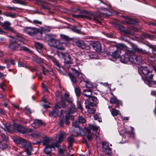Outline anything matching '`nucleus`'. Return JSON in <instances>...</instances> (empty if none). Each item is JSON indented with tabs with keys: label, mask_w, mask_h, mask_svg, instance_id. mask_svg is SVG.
<instances>
[{
	"label": "nucleus",
	"mask_w": 156,
	"mask_h": 156,
	"mask_svg": "<svg viewBox=\"0 0 156 156\" xmlns=\"http://www.w3.org/2000/svg\"><path fill=\"white\" fill-rule=\"evenodd\" d=\"M133 49L134 51H127L125 54L122 55L120 57L121 61L123 63H126L129 61H130L131 55L133 54H134L135 51H137L140 53L143 54L146 53V52L145 50H143L141 48H138L137 47H133Z\"/></svg>",
	"instance_id": "f257e3e1"
},
{
	"label": "nucleus",
	"mask_w": 156,
	"mask_h": 156,
	"mask_svg": "<svg viewBox=\"0 0 156 156\" xmlns=\"http://www.w3.org/2000/svg\"><path fill=\"white\" fill-rule=\"evenodd\" d=\"M13 140L16 144L21 145L22 147L25 149L28 156L31 155V151L33 148L30 145L27 144L26 140L21 138L15 137Z\"/></svg>",
	"instance_id": "f03ea898"
},
{
	"label": "nucleus",
	"mask_w": 156,
	"mask_h": 156,
	"mask_svg": "<svg viewBox=\"0 0 156 156\" xmlns=\"http://www.w3.org/2000/svg\"><path fill=\"white\" fill-rule=\"evenodd\" d=\"M59 145L57 143H53L49 146H46L45 148L44 149V151L45 154L48 155L51 153V148H54L56 147L59 149ZM66 149L65 147H63L62 148L58 149V154L61 156H64V153L66 151Z\"/></svg>",
	"instance_id": "7ed1b4c3"
},
{
	"label": "nucleus",
	"mask_w": 156,
	"mask_h": 156,
	"mask_svg": "<svg viewBox=\"0 0 156 156\" xmlns=\"http://www.w3.org/2000/svg\"><path fill=\"white\" fill-rule=\"evenodd\" d=\"M72 16L74 17L78 18H84L87 17L90 20H92L96 23H100V20L102 19V17L100 15H96L95 13L93 14L91 12L89 13L88 16H86L83 15H74L72 14Z\"/></svg>",
	"instance_id": "20e7f679"
},
{
	"label": "nucleus",
	"mask_w": 156,
	"mask_h": 156,
	"mask_svg": "<svg viewBox=\"0 0 156 156\" xmlns=\"http://www.w3.org/2000/svg\"><path fill=\"white\" fill-rule=\"evenodd\" d=\"M22 37L21 35L19 34H16V37L12 38L11 40V43L9 46V48L12 51H13L16 50L19 48L21 44H18L17 41H20L22 40Z\"/></svg>",
	"instance_id": "39448f33"
},
{
	"label": "nucleus",
	"mask_w": 156,
	"mask_h": 156,
	"mask_svg": "<svg viewBox=\"0 0 156 156\" xmlns=\"http://www.w3.org/2000/svg\"><path fill=\"white\" fill-rule=\"evenodd\" d=\"M73 126L75 129L73 131V134H72V136L69 137V145L70 146L73 143L74 136L80 134V132L83 131L82 129L79 126V123L77 121H75L73 122Z\"/></svg>",
	"instance_id": "423d86ee"
},
{
	"label": "nucleus",
	"mask_w": 156,
	"mask_h": 156,
	"mask_svg": "<svg viewBox=\"0 0 156 156\" xmlns=\"http://www.w3.org/2000/svg\"><path fill=\"white\" fill-rule=\"evenodd\" d=\"M73 102L72 99L69 98V119L71 120L74 119L77 110Z\"/></svg>",
	"instance_id": "0eeeda50"
},
{
	"label": "nucleus",
	"mask_w": 156,
	"mask_h": 156,
	"mask_svg": "<svg viewBox=\"0 0 156 156\" xmlns=\"http://www.w3.org/2000/svg\"><path fill=\"white\" fill-rule=\"evenodd\" d=\"M65 113L66 117L65 122L66 125L68 124V111H66L65 110L62 109L61 110L59 121L58 123L60 127H62L63 126L64 122V115Z\"/></svg>",
	"instance_id": "6e6552de"
},
{
	"label": "nucleus",
	"mask_w": 156,
	"mask_h": 156,
	"mask_svg": "<svg viewBox=\"0 0 156 156\" xmlns=\"http://www.w3.org/2000/svg\"><path fill=\"white\" fill-rule=\"evenodd\" d=\"M51 47H53L58 49L63 50L66 46L65 43L62 42L59 39H55L52 44H48Z\"/></svg>",
	"instance_id": "1a4fd4ad"
},
{
	"label": "nucleus",
	"mask_w": 156,
	"mask_h": 156,
	"mask_svg": "<svg viewBox=\"0 0 156 156\" xmlns=\"http://www.w3.org/2000/svg\"><path fill=\"white\" fill-rule=\"evenodd\" d=\"M85 108L89 114H93L95 113L96 108L95 105L93 104L92 102L86 101H85Z\"/></svg>",
	"instance_id": "9d476101"
},
{
	"label": "nucleus",
	"mask_w": 156,
	"mask_h": 156,
	"mask_svg": "<svg viewBox=\"0 0 156 156\" xmlns=\"http://www.w3.org/2000/svg\"><path fill=\"white\" fill-rule=\"evenodd\" d=\"M13 126L15 127V131L22 134H24L27 132H31L33 131V130L31 129H26L23 126L16 123L13 124Z\"/></svg>",
	"instance_id": "9b49d317"
},
{
	"label": "nucleus",
	"mask_w": 156,
	"mask_h": 156,
	"mask_svg": "<svg viewBox=\"0 0 156 156\" xmlns=\"http://www.w3.org/2000/svg\"><path fill=\"white\" fill-rule=\"evenodd\" d=\"M61 107V105L60 102H58L56 104L54 108L49 112V115L51 117H56L58 115L59 112L58 110Z\"/></svg>",
	"instance_id": "f8f14e48"
},
{
	"label": "nucleus",
	"mask_w": 156,
	"mask_h": 156,
	"mask_svg": "<svg viewBox=\"0 0 156 156\" xmlns=\"http://www.w3.org/2000/svg\"><path fill=\"white\" fill-rule=\"evenodd\" d=\"M0 24L6 30H8L12 33L16 34V31L14 30L10 26L11 23L8 21H5L3 23L0 22Z\"/></svg>",
	"instance_id": "ddd939ff"
},
{
	"label": "nucleus",
	"mask_w": 156,
	"mask_h": 156,
	"mask_svg": "<svg viewBox=\"0 0 156 156\" xmlns=\"http://www.w3.org/2000/svg\"><path fill=\"white\" fill-rule=\"evenodd\" d=\"M57 55L59 57H62L64 59V62L65 65L66 67H67L68 64V55L67 53H62L61 52L57 51Z\"/></svg>",
	"instance_id": "4468645a"
},
{
	"label": "nucleus",
	"mask_w": 156,
	"mask_h": 156,
	"mask_svg": "<svg viewBox=\"0 0 156 156\" xmlns=\"http://www.w3.org/2000/svg\"><path fill=\"white\" fill-rule=\"evenodd\" d=\"M133 54L131 55L130 61L136 64L143 63V59L140 56H136Z\"/></svg>",
	"instance_id": "2eb2a0df"
},
{
	"label": "nucleus",
	"mask_w": 156,
	"mask_h": 156,
	"mask_svg": "<svg viewBox=\"0 0 156 156\" xmlns=\"http://www.w3.org/2000/svg\"><path fill=\"white\" fill-rule=\"evenodd\" d=\"M121 53V50L120 49H118L116 51H115L112 52L111 55V58L109 57V59L113 61L115 60L116 59L118 58Z\"/></svg>",
	"instance_id": "dca6fc26"
},
{
	"label": "nucleus",
	"mask_w": 156,
	"mask_h": 156,
	"mask_svg": "<svg viewBox=\"0 0 156 156\" xmlns=\"http://www.w3.org/2000/svg\"><path fill=\"white\" fill-rule=\"evenodd\" d=\"M24 30L26 33L32 36L36 33L37 29L29 27L25 28Z\"/></svg>",
	"instance_id": "f3484780"
},
{
	"label": "nucleus",
	"mask_w": 156,
	"mask_h": 156,
	"mask_svg": "<svg viewBox=\"0 0 156 156\" xmlns=\"http://www.w3.org/2000/svg\"><path fill=\"white\" fill-rule=\"evenodd\" d=\"M102 148L103 151L105 154L109 153L111 152V149L109 147L108 144L106 143H102Z\"/></svg>",
	"instance_id": "a211bd4d"
},
{
	"label": "nucleus",
	"mask_w": 156,
	"mask_h": 156,
	"mask_svg": "<svg viewBox=\"0 0 156 156\" xmlns=\"http://www.w3.org/2000/svg\"><path fill=\"white\" fill-rule=\"evenodd\" d=\"M52 138L51 137H45L43 140L42 143L43 145L46 146H49L52 143H51V141L52 140Z\"/></svg>",
	"instance_id": "6ab92c4d"
},
{
	"label": "nucleus",
	"mask_w": 156,
	"mask_h": 156,
	"mask_svg": "<svg viewBox=\"0 0 156 156\" xmlns=\"http://www.w3.org/2000/svg\"><path fill=\"white\" fill-rule=\"evenodd\" d=\"M138 71L140 73H142L145 75H147L148 74L150 73V72L146 67L141 66L138 69Z\"/></svg>",
	"instance_id": "aec40b11"
},
{
	"label": "nucleus",
	"mask_w": 156,
	"mask_h": 156,
	"mask_svg": "<svg viewBox=\"0 0 156 156\" xmlns=\"http://www.w3.org/2000/svg\"><path fill=\"white\" fill-rule=\"evenodd\" d=\"M45 38L46 41L49 42V44H52L55 39L54 36L51 34H46L45 37Z\"/></svg>",
	"instance_id": "412c9836"
},
{
	"label": "nucleus",
	"mask_w": 156,
	"mask_h": 156,
	"mask_svg": "<svg viewBox=\"0 0 156 156\" xmlns=\"http://www.w3.org/2000/svg\"><path fill=\"white\" fill-rule=\"evenodd\" d=\"M34 122H33L31 125L34 128L36 129L39 127L40 125L45 126V124H43L41 121L38 119H35Z\"/></svg>",
	"instance_id": "4be33fe9"
},
{
	"label": "nucleus",
	"mask_w": 156,
	"mask_h": 156,
	"mask_svg": "<svg viewBox=\"0 0 156 156\" xmlns=\"http://www.w3.org/2000/svg\"><path fill=\"white\" fill-rule=\"evenodd\" d=\"M69 69L73 72V73L76 74L77 75V77L80 79L82 80H84V76L81 73H80L78 71L76 70L75 69L73 68H72L69 67Z\"/></svg>",
	"instance_id": "5701e85b"
},
{
	"label": "nucleus",
	"mask_w": 156,
	"mask_h": 156,
	"mask_svg": "<svg viewBox=\"0 0 156 156\" xmlns=\"http://www.w3.org/2000/svg\"><path fill=\"white\" fill-rule=\"evenodd\" d=\"M65 133L64 132H61L60 134H59L58 136L57 139H56V142L55 143H57L58 144V143H60L62 140L65 138Z\"/></svg>",
	"instance_id": "b1692460"
},
{
	"label": "nucleus",
	"mask_w": 156,
	"mask_h": 156,
	"mask_svg": "<svg viewBox=\"0 0 156 156\" xmlns=\"http://www.w3.org/2000/svg\"><path fill=\"white\" fill-rule=\"evenodd\" d=\"M76 43L77 46L82 49H84L86 48V44L83 41H78L76 42Z\"/></svg>",
	"instance_id": "393cba45"
},
{
	"label": "nucleus",
	"mask_w": 156,
	"mask_h": 156,
	"mask_svg": "<svg viewBox=\"0 0 156 156\" xmlns=\"http://www.w3.org/2000/svg\"><path fill=\"white\" fill-rule=\"evenodd\" d=\"M93 47L96 51L99 52L101 51V45L100 43L96 42L93 44Z\"/></svg>",
	"instance_id": "a878e982"
},
{
	"label": "nucleus",
	"mask_w": 156,
	"mask_h": 156,
	"mask_svg": "<svg viewBox=\"0 0 156 156\" xmlns=\"http://www.w3.org/2000/svg\"><path fill=\"white\" fill-rule=\"evenodd\" d=\"M108 11H109L108 9L104 8H101L98 9V12L106 16H108Z\"/></svg>",
	"instance_id": "bb28decb"
},
{
	"label": "nucleus",
	"mask_w": 156,
	"mask_h": 156,
	"mask_svg": "<svg viewBox=\"0 0 156 156\" xmlns=\"http://www.w3.org/2000/svg\"><path fill=\"white\" fill-rule=\"evenodd\" d=\"M153 77V74L151 73L149 76H147L146 75L144 78H143V77H142L143 79L144 80L145 83L147 84L152 81V80Z\"/></svg>",
	"instance_id": "cd10ccee"
},
{
	"label": "nucleus",
	"mask_w": 156,
	"mask_h": 156,
	"mask_svg": "<svg viewBox=\"0 0 156 156\" xmlns=\"http://www.w3.org/2000/svg\"><path fill=\"white\" fill-rule=\"evenodd\" d=\"M83 94L86 97L89 98V99L91 96L92 92L90 90L87 89L83 90Z\"/></svg>",
	"instance_id": "c85d7f7f"
},
{
	"label": "nucleus",
	"mask_w": 156,
	"mask_h": 156,
	"mask_svg": "<svg viewBox=\"0 0 156 156\" xmlns=\"http://www.w3.org/2000/svg\"><path fill=\"white\" fill-rule=\"evenodd\" d=\"M111 114L113 116H116L118 115H121V114L119 110L116 109L115 108H113L110 110Z\"/></svg>",
	"instance_id": "c756f323"
},
{
	"label": "nucleus",
	"mask_w": 156,
	"mask_h": 156,
	"mask_svg": "<svg viewBox=\"0 0 156 156\" xmlns=\"http://www.w3.org/2000/svg\"><path fill=\"white\" fill-rule=\"evenodd\" d=\"M51 28L50 27L48 26H44L41 28V34L43 33H46L49 32L51 31Z\"/></svg>",
	"instance_id": "7c9ffc66"
},
{
	"label": "nucleus",
	"mask_w": 156,
	"mask_h": 156,
	"mask_svg": "<svg viewBox=\"0 0 156 156\" xmlns=\"http://www.w3.org/2000/svg\"><path fill=\"white\" fill-rule=\"evenodd\" d=\"M119 29L122 33L127 34H129L130 33L129 30L125 29L122 26H120L119 27Z\"/></svg>",
	"instance_id": "2f4dec72"
},
{
	"label": "nucleus",
	"mask_w": 156,
	"mask_h": 156,
	"mask_svg": "<svg viewBox=\"0 0 156 156\" xmlns=\"http://www.w3.org/2000/svg\"><path fill=\"white\" fill-rule=\"evenodd\" d=\"M110 102L112 104H116V107H118L119 104V101L117 100V99L114 97L111 98Z\"/></svg>",
	"instance_id": "473e14b6"
},
{
	"label": "nucleus",
	"mask_w": 156,
	"mask_h": 156,
	"mask_svg": "<svg viewBox=\"0 0 156 156\" xmlns=\"http://www.w3.org/2000/svg\"><path fill=\"white\" fill-rule=\"evenodd\" d=\"M20 50H24L30 54L33 53V52L31 50L25 47H21L20 48Z\"/></svg>",
	"instance_id": "72a5a7b5"
},
{
	"label": "nucleus",
	"mask_w": 156,
	"mask_h": 156,
	"mask_svg": "<svg viewBox=\"0 0 156 156\" xmlns=\"http://www.w3.org/2000/svg\"><path fill=\"white\" fill-rule=\"evenodd\" d=\"M69 29H70L73 31L77 33H79L80 31V30L76 27H72V26L69 25Z\"/></svg>",
	"instance_id": "f704fd0d"
},
{
	"label": "nucleus",
	"mask_w": 156,
	"mask_h": 156,
	"mask_svg": "<svg viewBox=\"0 0 156 156\" xmlns=\"http://www.w3.org/2000/svg\"><path fill=\"white\" fill-rule=\"evenodd\" d=\"M95 54V52L90 51L88 53V55L91 58H95L96 57V56Z\"/></svg>",
	"instance_id": "c9c22d12"
},
{
	"label": "nucleus",
	"mask_w": 156,
	"mask_h": 156,
	"mask_svg": "<svg viewBox=\"0 0 156 156\" xmlns=\"http://www.w3.org/2000/svg\"><path fill=\"white\" fill-rule=\"evenodd\" d=\"M87 131L88 133V135L87 136V137L90 141H91L92 139V136L91 133L90 132V130L87 129Z\"/></svg>",
	"instance_id": "e433bc0d"
},
{
	"label": "nucleus",
	"mask_w": 156,
	"mask_h": 156,
	"mask_svg": "<svg viewBox=\"0 0 156 156\" xmlns=\"http://www.w3.org/2000/svg\"><path fill=\"white\" fill-rule=\"evenodd\" d=\"M123 17L126 20V22L128 24H132L133 23V19L132 18H129L126 16H123Z\"/></svg>",
	"instance_id": "4c0bfd02"
},
{
	"label": "nucleus",
	"mask_w": 156,
	"mask_h": 156,
	"mask_svg": "<svg viewBox=\"0 0 156 156\" xmlns=\"http://www.w3.org/2000/svg\"><path fill=\"white\" fill-rule=\"evenodd\" d=\"M42 133L41 132L36 133H32L30 135L32 137H39L41 136Z\"/></svg>",
	"instance_id": "58836bf2"
},
{
	"label": "nucleus",
	"mask_w": 156,
	"mask_h": 156,
	"mask_svg": "<svg viewBox=\"0 0 156 156\" xmlns=\"http://www.w3.org/2000/svg\"><path fill=\"white\" fill-rule=\"evenodd\" d=\"M89 99L90 101H92L93 102L92 103L95 105V104H96L97 103L98 100L97 98L95 97L91 96Z\"/></svg>",
	"instance_id": "ea45409f"
},
{
	"label": "nucleus",
	"mask_w": 156,
	"mask_h": 156,
	"mask_svg": "<svg viewBox=\"0 0 156 156\" xmlns=\"http://www.w3.org/2000/svg\"><path fill=\"white\" fill-rule=\"evenodd\" d=\"M4 16H5L7 17H10L12 18H15L16 17V14L15 13H8V14H4Z\"/></svg>",
	"instance_id": "a19ab883"
},
{
	"label": "nucleus",
	"mask_w": 156,
	"mask_h": 156,
	"mask_svg": "<svg viewBox=\"0 0 156 156\" xmlns=\"http://www.w3.org/2000/svg\"><path fill=\"white\" fill-rule=\"evenodd\" d=\"M147 84L150 87H156V81H151L150 82Z\"/></svg>",
	"instance_id": "79ce46f5"
},
{
	"label": "nucleus",
	"mask_w": 156,
	"mask_h": 156,
	"mask_svg": "<svg viewBox=\"0 0 156 156\" xmlns=\"http://www.w3.org/2000/svg\"><path fill=\"white\" fill-rule=\"evenodd\" d=\"M13 2L22 5H25L26 4V2L25 1H13Z\"/></svg>",
	"instance_id": "37998d69"
},
{
	"label": "nucleus",
	"mask_w": 156,
	"mask_h": 156,
	"mask_svg": "<svg viewBox=\"0 0 156 156\" xmlns=\"http://www.w3.org/2000/svg\"><path fill=\"white\" fill-rule=\"evenodd\" d=\"M60 38L63 40L67 41L68 40V37L64 34L60 35Z\"/></svg>",
	"instance_id": "c03bdc74"
},
{
	"label": "nucleus",
	"mask_w": 156,
	"mask_h": 156,
	"mask_svg": "<svg viewBox=\"0 0 156 156\" xmlns=\"http://www.w3.org/2000/svg\"><path fill=\"white\" fill-rule=\"evenodd\" d=\"M69 76L70 77L71 80L72 81V82L73 83H74L76 82V78L74 76L72 75V74H70L69 73Z\"/></svg>",
	"instance_id": "a18cd8bd"
},
{
	"label": "nucleus",
	"mask_w": 156,
	"mask_h": 156,
	"mask_svg": "<svg viewBox=\"0 0 156 156\" xmlns=\"http://www.w3.org/2000/svg\"><path fill=\"white\" fill-rule=\"evenodd\" d=\"M78 121L81 123H84L86 122V120L82 116H80L78 117Z\"/></svg>",
	"instance_id": "49530a36"
},
{
	"label": "nucleus",
	"mask_w": 156,
	"mask_h": 156,
	"mask_svg": "<svg viewBox=\"0 0 156 156\" xmlns=\"http://www.w3.org/2000/svg\"><path fill=\"white\" fill-rule=\"evenodd\" d=\"M43 44H42L40 43L39 42H36L35 43V48H43Z\"/></svg>",
	"instance_id": "de8ad7c7"
},
{
	"label": "nucleus",
	"mask_w": 156,
	"mask_h": 156,
	"mask_svg": "<svg viewBox=\"0 0 156 156\" xmlns=\"http://www.w3.org/2000/svg\"><path fill=\"white\" fill-rule=\"evenodd\" d=\"M90 127L91 129L95 131H97L99 128V126L94 125H91L90 126Z\"/></svg>",
	"instance_id": "09e8293b"
},
{
	"label": "nucleus",
	"mask_w": 156,
	"mask_h": 156,
	"mask_svg": "<svg viewBox=\"0 0 156 156\" xmlns=\"http://www.w3.org/2000/svg\"><path fill=\"white\" fill-rule=\"evenodd\" d=\"M36 62L40 64L41 65H43L42 64L44 63V60L43 59L38 57Z\"/></svg>",
	"instance_id": "8fccbe9b"
},
{
	"label": "nucleus",
	"mask_w": 156,
	"mask_h": 156,
	"mask_svg": "<svg viewBox=\"0 0 156 156\" xmlns=\"http://www.w3.org/2000/svg\"><path fill=\"white\" fill-rule=\"evenodd\" d=\"M5 131H8V132L12 133L13 132V129L10 126H6L5 130Z\"/></svg>",
	"instance_id": "3c124183"
},
{
	"label": "nucleus",
	"mask_w": 156,
	"mask_h": 156,
	"mask_svg": "<svg viewBox=\"0 0 156 156\" xmlns=\"http://www.w3.org/2000/svg\"><path fill=\"white\" fill-rule=\"evenodd\" d=\"M75 92L77 96H79L80 94V89L78 87L75 89Z\"/></svg>",
	"instance_id": "603ef678"
},
{
	"label": "nucleus",
	"mask_w": 156,
	"mask_h": 156,
	"mask_svg": "<svg viewBox=\"0 0 156 156\" xmlns=\"http://www.w3.org/2000/svg\"><path fill=\"white\" fill-rule=\"evenodd\" d=\"M7 147V145L5 143L0 144V148L3 150L6 149Z\"/></svg>",
	"instance_id": "864d4df0"
},
{
	"label": "nucleus",
	"mask_w": 156,
	"mask_h": 156,
	"mask_svg": "<svg viewBox=\"0 0 156 156\" xmlns=\"http://www.w3.org/2000/svg\"><path fill=\"white\" fill-rule=\"evenodd\" d=\"M77 108H78L80 109L81 112L83 111V109L82 107L80 101L78 102L77 103Z\"/></svg>",
	"instance_id": "5fc2aeb1"
},
{
	"label": "nucleus",
	"mask_w": 156,
	"mask_h": 156,
	"mask_svg": "<svg viewBox=\"0 0 156 156\" xmlns=\"http://www.w3.org/2000/svg\"><path fill=\"white\" fill-rule=\"evenodd\" d=\"M52 61L54 63V65L55 66L59 65L58 61L55 58L54 59H53Z\"/></svg>",
	"instance_id": "6e6d98bb"
},
{
	"label": "nucleus",
	"mask_w": 156,
	"mask_h": 156,
	"mask_svg": "<svg viewBox=\"0 0 156 156\" xmlns=\"http://www.w3.org/2000/svg\"><path fill=\"white\" fill-rule=\"evenodd\" d=\"M24 110L26 112L29 113L30 114L31 113V112L30 109V108H28L27 107H25L24 108Z\"/></svg>",
	"instance_id": "4d7b16f0"
},
{
	"label": "nucleus",
	"mask_w": 156,
	"mask_h": 156,
	"mask_svg": "<svg viewBox=\"0 0 156 156\" xmlns=\"http://www.w3.org/2000/svg\"><path fill=\"white\" fill-rule=\"evenodd\" d=\"M33 22L34 23L36 24L41 25L42 24L41 22L36 20H33Z\"/></svg>",
	"instance_id": "13d9d810"
},
{
	"label": "nucleus",
	"mask_w": 156,
	"mask_h": 156,
	"mask_svg": "<svg viewBox=\"0 0 156 156\" xmlns=\"http://www.w3.org/2000/svg\"><path fill=\"white\" fill-rule=\"evenodd\" d=\"M55 67L59 71L61 74L62 75H65L66 74V72L63 73V72H61V70L60 69L59 65L58 66H55Z\"/></svg>",
	"instance_id": "bf43d9fd"
},
{
	"label": "nucleus",
	"mask_w": 156,
	"mask_h": 156,
	"mask_svg": "<svg viewBox=\"0 0 156 156\" xmlns=\"http://www.w3.org/2000/svg\"><path fill=\"white\" fill-rule=\"evenodd\" d=\"M5 86V84L4 83H0V88L3 90H5L4 87Z\"/></svg>",
	"instance_id": "052dcab7"
},
{
	"label": "nucleus",
	"mask_w": 156,
	"mask_h": 156,
	"mask_svg": "<svg viewBox=\"0 0 156 156\" xmlns=\"http://www.w3.org/2000/svg\"><path fill=\"white\" fill-rule=\"evenodd\" d=\"M70 10L73 12H76L78 10V9L77 8H75L73 7H71L70 8Z\"/></svg>",
	"instance_id": "680f3d73"
},
{
	"label": "nucleus",
	"mask_w": 156,
	"mask_h": 156,
	"mask_svg": "<svg viewBox=\"0 0 156 156\" xmlns=\"http://www.w3.org/2000/svg\"><path fill=\"white\" fill-rule=\"evenodd\" d=\"M49 103L48 102L45 103V104H44L43 106L45 108H48L50 107L49 105Z\"/></svg>",
	"instance_id": "e2e57ef3"
},
{
	"label": "nucleus",
	"mask_w": 156,
	"mask_h": 156,
	"mask_svg": "<svg viewBox=\"0 0 156 156\" xmlns=\"http://www.w3.org/2000/svg\"><path fill=\"white\" fill-rule=\"evenodd\" d=\"M36 50L40 54H41L42 52V50L41 48H35Z\"/></svg>",
	"instance_id": "0e129e2a"
},
{
	"label": "nucleus",
	"mask_w": 156,
	"mask_h": 156,
	"mask_svg": "<svg viewBox=\"0 0 156 156\" xmlns=\"http://www.w3.org/2000/svg\"><path fill=\"white\" fill-rule=\"evenodd\" d=\"M74 61L73 59L69 56V64H71Z\"/></svg>",
	"instance_id": "69168bd1"
},
{
	"label": "nucleus",
	"mask_w": 156,
	"mask_h": 156,
	"mask_svg": "<svg viewBox=\"0 0 156 156\" xmlns=\"http://www.w3.org/2000/svg\"><path fill=\"white\" fill-rule=\"evenodd\" d=\"M38 58L37 56H34L32 57V60L36 62Z\"/></svg>",
	"instance_id": "338daca9"
},
{
	"label": "nucleus",
	"mask_w": 156,
	"mask_h": 156,
	"mask_svg": "<svg viewBox=\"0 0 156 156\" xmlns=\"http://www.w3.org/2000/svg\"><path fill=\"white\" fill-rule=\"evenodd\" d=\"M10 62L11 64L12 65H15V61L14 59H11L10 60Z\"/></svg>",
	"instance_id": "774afa93"
}]
</instances>
